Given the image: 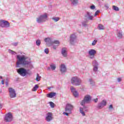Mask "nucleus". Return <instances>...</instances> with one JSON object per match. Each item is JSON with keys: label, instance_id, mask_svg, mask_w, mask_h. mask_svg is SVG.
Listing matches in <instances>:
<instances>
[{"label": "nucleus", "instance_id": "34", "mask_svg": "<svg viewBox=\"0 0 124 124\" xmlns=\"http://www.w3.org/2000/svg\"><path fill=\"white\" fill-rule=\"evenodd\" d=\"M96 43H97V40H94L93 43H92V45L93 46H94V45H95L96 44Z\"/></svg>", "mask_w": 124, "mask_h": 124}, {"label": "nucleus", "instance_id": "46", "mask_svg": "<svg viewBox=\"0 0 124 124\" xmlns=\"http://www.w3.org/2000/svg\"><path fill=\"white\" fill-rule=\"evenodd\" d=\"M50 69H51V67H48L47 68V70H50Z\"/></svg>", "mask_w": 124, "mask_h": 124}, {"label": "nucleus", "instance_id": "37", "mask_svg": "<svg viewBox=\"0 0 124 124\" xmlns=\"http://www.w3.org/2000/svg\"><path fill=\"white\" fill-rule=\"evenodd\" d=\"M45 53H46V54H49V49L48 48H46L45 49Z\"/></svg>", "mask_w": 124, "mask_h": 124}, {"label": "nucleus", "instance_id": "47", "mask_svg": "<svg viewBox=\"0 0 124 124\" xmlns=\"http://www.w3.org/2000/svg\"><path fill=\"white\" fill-rule=\"evenodd\" d=\"M1 83H2V85H4V80H2L1 81Z\"/></svg>", "mask_w": 124, "mask_h": 124}, {"label": "nucleus", "instance_id": "27", "mask_svg": "<svg viewBox=\"0 0 124 124\" xmlns=\"http://www.w3.org/2000/svg\"><path fill=\"white\" fill-rule=\"evenodd\" d=\"M50 67L51 69H52V70H55L56 69V65H55L54 64H50Z\"/></svg>", "mask_w": 124, "mask_h": 124}, {"label": "nucleus", "instance_id": "52", "mask_svg": "<svg viewBox=\"0 0 124 124\" xmlns=\"http://www.w3.org/2000/svg\"><path fill=\"white\" fill-rule=\"evenodd\" d=\"M1 79H2V77H1Z\"/></svg>", "mask_w": 124, "mask_h": 124}, {"label": "nucleus", "instance_id": "25", "mask_svg": "<svg viewBox=\"0 0 124 124\" xmlns=\"http://www.w3.org/2000/svg\"><path fill=\"white\" fill-rule=\"evenodd\" d=\"M60 19H61L60 17L56 16H54L52 18V19L53 20L54 22H58V21H60Z\"/></svg>", "mask_w": 124, "mask_h": 124}, {"label": "nucleus", "instance_id": "10", "mask_svg": "<svg viewBox=\"0 0 124 124\" xmlns=\"http://www.w3.org/2000/svg\"><path fill=\"white\" fill-rule=\"evenodd\" d=\"M76 37V35L75 34H72L71 35L70 37V43L71 44V45H74V44L76 43V41H77Z\"/></svg>", "mask_w": 124, "mask_h": 124}, {"label": "nucleus", "instance_id": "31", "mask_svg": "<svg viewBox=\"0 0 124 124\" xmlns=\"http://www.w3.org/2000/svg\"><path fill=\"white\" fill-rule=\"evenodd\" d=\"M93 71H94V72H96V71L98 70V67L97 66H93Z\"/></svg>", "mask_w": 124, "mask_h": 124}, {"label": "nucleus", "instance_id": "43", "mask_svg": "<svg viewBox=\"0 0 124 124\" xmlns=\"http://www.w3.org/2000/svg\"><path fill=\"white\" fill-rule=\"evenodd\" d=\"M109 109H113V105H109Z\"/></svg>", "mask_w": 124, "mask_h": 124}, {"label": "nucleus", "instance_id": "50", "mask_svg": "<svg viewBox=\"0 0 124 124\" xmlns=\"http://www.w3.org/2000/svg\"><path fill=\"white\" fill-rule=\"evenodd\" d=\"M105 6V7H107V8H108V7L107 5H106Z\"/></svg>", "mask_w": 124, "mask_h": 124}, {"label": "nucleus", "instance_id": "16", "mask_svg": "<svg viewBox=\"0 0 124 124\" xmlns=\"http://www.w3.org/2000/svg\"><path fill=\"white\" fill-rule=\"evenodd\" d=\"M61 53L63 57H64L65 58L67 57V51H66V48H62Z\"/></svg>", "mask_w": 124, "mask_h": 124}, {"label": "nucleus", "instance_id": "22", "mask_svg": "<svg viewBox=\"0 0 124 124\" xmlns=\"http://www.w3.org/2000/svg\"><path fill=\"white\" fill-rule=\"evenodd\" d=\"M117 36L118 38L122 39L123 38V33L121 31H118Z\"/></svg>", "mask_w": 124, "mask_h": 124}, {"label": "nucleus", "instance_id": "8", "mask_svg": "<svg viewBox=\"0 0 124 124\" xmlns=\"http://www.w3.org/2000/svg\"><path fill=\"white\" fill-rule=\"evenodd\" d=\"M9 96L11 98H14V97H16V94L15 90H14L12 88H9Z\"/></svg>", "mask_w": 124, "mask_h": 124}, {"label": "nucleus", "instance_id": "51", "mask_svg": "<svg viewBox=\"0 0 124 124\" xmlns=\"http://www.w3.org/2000/svg\"><path fill=\"white\" fill-rule=\"evenodd\" d=\"M47 89H48L49 90H50L51 89V87H48Z\"/></svg>", "mask_w": 124, "mask_h": 124}, {"label": "nucleus", "instance_id": "4", "mask_svg": "<svg viewBox=\"0 0 124 124\" xmlns=\"http://www.w3.org/2000/svg\"><path fill=\"white\" fill-rule=\"evenodd\" d=\"M74 107L73 105H72L70 104H67L66 105L65 108V111L66 112H63V115H66V116H68L69 114H71L72 113V110H73V108Z\"/></svg>", "mask_w": 124, "mask_h": 124}, {"label": "nucleus", "instance_id": "19", "mask_svg": "<svg viewBox=\"0 0 124 124\" xmlns=\"http://www.w3.org/2000/svg\"><path fill=\"white\" fill-rule=\"evenodd\" d=\"M70 1H71V3L72 5L76 6L78 4L79 0H70Z\"/></svg>", "mask_w": 124, "mask_h": 124}, {"label": "nucleus", "instance_id": "30", "mask_svg": "<svg viewBox=\"0 0 124 124\" xmlns=\"http://www.w3.org/2000/svg\"><path fill=\"white\" fill-rule=\"evenodd\" d=\"M36 44L37 46H40V44H41V41H40V40H37L36 41Z\"/></svg>", "mask_w": 124, "mask_h": 124}, {"label": "nucleus", "instance_id": "36", "mask_svg": "<svg viewBox=\"0 0 124 124\" xmlns=\"http://www.w3.org/2000/svg\"><path fill=\"white\" fill-rule=\"evenodd\" d=\"M85 103H86V101H85V100L83 99V100H82V101H81L80 104H81V105L83 106V105L85 104Z\"/></svg>", "mask_w": 124, "mask_h": 124}, {"label": "nucleus", "instance_id": "38", "mask_svg": "<svg viewBox=\"0 0 124 124\" xmlns=\"http://www.w3.org/2000/svg\"><path fill=\"white\" fill-rule=\"evenodd\" d=\"M58 46H59V45H53V49L54 50H56L57 49V48H58Z\"/></svg>", "mask_w": 124, "mask_h": 124}, {"label": "nucleus", "instance_id": "20", "mask_svg": "<svg viewBox=\"0 0 124 124\" xmlns=\"http://www.w3.org/2000/svg\"><path fill=\"white\" fill-rule=\"evenodd\" d=\"M56 93L51 92L48 94H47V97H49V98H52L54 96H56Z\"/></svg>", "mask_w": 124, "mask_h": 124}, {"label": "nucleus", "instance_id": "1", "mask_svg": "<svg viewBox=\"0 0 124 124\" xmlns=\"http://www.w3.org/2000/svg\"><path fill=\"white\" fill-rule=\"evenodd\" d=\"M17 61H16V67H21L20 65L22 64L24 65L26 68H30L32 69L33 68V66L31 64V61H28L27 59L28 58L24 55H17Z\"/></svg>", "mask_w": 124, "mask_h": 124}, {"label": "nucleus", "instance_id": "7", "mask_svg": "<svg viewBox=\"0 0 124 124\" xmlns=\"http://www.w3.org/2000/svg\"><path fill=\"white\" fill-rule=\"evenodd\" d=\"M10 24L7 21L4 20H0V27L1 28H9Z\"/></svg>", "mask_w": 124, "mask_h": 124}, {"label": "nucleus", "instance_id": "28", "mask_svg": "<svg viewBox=\"0 0 124 124\" xmlns=\"http://www.w3.org/2000/svg\"><path fill=\"white\" fill-rule=\"evenodd\" d=\"M93 66H96L98 65V63H97V62H96V61L95 60H94L93 61Z\"/></svg>", "mask_w": 124, "mask_h": 124}, {"label": "nucleus", "instance_id": "9", "mask_svg": "<svg viewBox=\"0 0 124 124\" xmlns=\"http://www.w3.org/2000/svg\"><path fill=\"white\" fill-rule=\"evenodd\" d=\"M13 119V117L12 116V114L11 113L9 112L6 114L4 117V121L6 122H11Z\"/></svg>", "mask_w": 124, "mask_h": 124}, {"label": "nucleus", "instance_id": "3", "mask_svg": "<svg viewBox=\"0 0 124 124\" xmlns=\"http://www.w3.org/2000/svg\"><path fill=\"white\" fill-rule=\"evenodd\" d=\"M71 83L74 86H80L82 83V80L77 77H74L71 79Z\"/></svg>", "mask_w": 124, "mask_h": 124}, {"label": "nucleus", "instance_id": "12", "mask_svg": "<svg viewBox=\"0 0 124 124\" xmlns=\"http://www.w3.org/2000/svg\"><path fill=\"white\" fill-rule=\"evenodd\" d=\"M88 54L90 56V59H93L95 54H96V51L94 49H90L88 52Z\"/></svg>", "mask_w": 124, "mask_h": 124}, {"label": "nucleus", "instance_id": "14", "mask_svg": "<svg viewBox=\"0 0 124 124\" xmlns=\"http://www.w3.org/2000/svg\"><path fill=\"white\" fill-rule=\"evenodd\" d=\"M52 116V113H47V114H46V122H51V121L53 120V117Z\"/></svg>", "mask_w": 124, "mask_h": 124}, {"label": "nucleus", "instance_id": "40", "mask_svg": "<svg viewBox=\"0 0 124 124\" xmlns=\"http://www.w3.org/2000/svg\"><path fill=\"white\" fill-rule=\"evenodd\" d=\"M100 11L99 10H97L95 13L94 15V16H97V15L99 13Z\"/></svg>", "mask_w": 124, "mask_h": 124}, {"label": "nucleus", "instance_id": "13", "mask_svg": "<svg viewBox=\"0 0 124 124\" xmlns=\"http://www.w3.org/2000/svg\"><path fill=\"white\" fill-rule=\"evenodd\" d=\"M70 90L73 93V94L75 97H78V96L79 95V93H78V92L76 91V89L73 86H71Z\"/></svg>", "mask_w": 124, "mask_h": 124}, {"label": "nucleus", "instance_id": "17", "mask_svg": "<svg viewBox=\"0 0 124 124\" xmlns=\"http://www.w3.org/2000/svg\"><path fill=\"white\" fill-rule=\"evenodd\" d=\"M60 71L62 73H63L64 72H66V67H65V65L63 64H62L60 66Z\"/></svg>", "mask_w": 124, "mask_h": 124}, {"label": "nucleus", "instance_id": "33", "mask_svg": "<svg viewBox=\"0 0 124 124\" xmlns=\"http://www.w3.org/2000/svg\"><path fill=\"white\" fill-rule=\"evenodd\" d=\"M49 104L51 107V108H54L55 107V104L53 103V102H50Z\"/></svg>", "mask_w": 124, "mask_h": 124}, {"label": "nucleus", "instance_id": "48", "mask_svg": "<svg viewBox=\"0 0 124 124\" xmlns=\"http://www.w3.org/2000/svg\"><path fill=\"white\" fill-rule=\"evenodd\" d=\"M0 108H2V105H1V104L0 103Z\"/></svg>", "mask_w": 124, "mask_h": 124}, {"label": "nucleus", "instance_id": "2", "mask_svg": "<svg viewBox=\"0 0 124 124\" xmlns=\"http://www.w3.org/2000/svg\"><path fill=\"white\" fill-rule=\"evenodd\" d=\"M17 72L21 76H22L23 77H25V76L27 75H30L31 74V73H29L28 71H29V70H27L24 68H20L19 69H17Z\"/></svg>", "mask_w": 124, "mask_h": 124}, {"label": "nucleus", "instance_id": "18", "mask_svg": "<svg viewBox=\"0 0 124 124\" xmlns=\"http://www.w3.org/2000/svg\"><path fill=\"white\" fill-rule=\"evenodd\" d=\"M84 99L85 101H86V103H89V102H90V101L91 100L92 97H91V96H90V95H86L84 97Z\"/></svg>", "mask_w": 124, "mask_h": 124}, {"label": "nucleus", "instance_id": "6", "mask_svg": "<svg viewBox=\"0 0 124 124\" xmlns=\"http://www.w3.org/2000/svg\"><path fill=\"white\" fill-rule=\"evenodd\" d=\"M47 17L48 16H47V15L46 14L40 16L37 18V23H44V22H46V20H47Z\"/></svg>", "mask_w": 124, "mask_h": 124}, {"label": "nucleus", "instance_id": "15", "mask_svg": "<svg viewBox=\"0 0 124 124\" xmlns=\"http://www.w3.org/2000/svg\"><path fill=\"white\" fill-rule=\"evenodd\" d=\"M79 111L80 113L82 115V116H85V112H85H88V109H87V107L84 106L83 108H79Z\"/></svg>", "mask_w": 124, "mask_h": 124}, {"label": "nucleus", "instance_id": "44", "mask_svg": "<svg viewBox=\"0 0 124 124\" xmlns=\"http://www.w3.org/2000/svg\"><path fill=\"white\" fill-rule=\"evenodd\" d=\"M13 45H14V46H17V45H18V43H15L13 44Z\"/></svg>", "mask_w": 124, "mask_h": 124}, {"label": "nucleus", "instance_id": "45", "mask_svg": "<svg viewBox=\"0 0 124 124\" xmlns=\"http://www.w3.org/2000/svg\"><path fill=\"white\" fill-rule=\"evenodd\" d=\"M122 81V78H118V82H121Z\"/></svg>", "mask_w": 124, "mask_h": 124}, {"label": "nucleus", "instance_id": "49", "mask_svg": "<svg viewBox=\"0 0 124 124\" xmlns=\"http://www.w3.org/2000/svg\"><path fill=\"white\" fill-rule=\"evenodd\" d=\"M6 86H8V82H6Z\"/></svg>", "mask_w": 124, "mask_h": 124}, {"label": "nucleus", "instance_id": "21", "mask_svg": "<svg viewBox=\"0 0 124 124\" xmlns=\"http://www.w3.org/2000/svg\"><path fill=\"white\" fill-rule=\"evenodd\" d=\"M87 17L89 20H93V16H92L91 13L88 12L87 13Z\"/></svg>", "mask_w": 124, "mask_h": 124}, {"label": "nucleus", "instance_id": "32", "mask_svg": "<svg viewBox=\"0 0 124 124\" xmlns=\"http://www.w3.org/2000/svg\"><path fill=\"white\" fill-rule=\"evenodd\" d=\"M89 82L91 85H94V81H93V79L92 78L89 79Z\"/></svg>", "mask_w": 124, "mask_h": 124}, {"label": "nucleus", "instance_id": "39", "mask_svg": "<svg viewBox=\"0 0 124 124\" xmlns=\"http://www.w3.org/2000/svg\"><path fill=\"white\" fill-rule=\"evenodd\" d=\"M90 8L91 9H92L93 10V9H95V6H94V5H92L90 6Z\"/></svg>", "mask_w": 124, "mask_h": 124}, {"label": "nucleus", "instance_id": "41", "mask_svg": "<svg viewBox=\"0 0 124 124\" xmlns=\"http://www.w3.org/2000/svg\"><path fill=\"white\" fill-rule=\"evenodd\" d=\"M93 101H94L95 102V103H96V102H97V101H98V98H96L95 99H94L93 100Z\"/></svg>", "mask_w": 124, "mask_h": 124}, {"label": "nucleus", "instance_id": "5", "mask_svg": "<svg viewBox=\"0 0 124 124\" xmlns=\"http://www.w3.org/2000/svg\"><path fill=\"white\" fill-rule=\"evenodd\" d=\"M45 41L46 42V44L48 47H50L53 44H57V45H60V41L58 40L52 41L50 38H46Z\"/></svg>", "mask_w": 124, "mask_h": 124}, {"label": "nucleus", "instance_id": "11", "mask_svg": "<svg viewBox=\"0 0 124 124\" xmlns=\"http://www.w3.org/2000/svg\"><path fill=\"white\" fill-rule=\"evenodd\" d=\"M107 105V101L105 100H102L101 103L98 104V108L99 109H102L104 107V106H106Z\"/></svg>", "mask_w": 124, "mask_h": 124}, {"label": "nucleus", "instance_id": "26", "mask_svg": "<svg viewBox=\"0 0 124 124\" xmlns=\"http://www.w3.org/2000/svg\"><path fill=\"white\" fill-rule=\"evenodd\" d=\"M112 9L115 10V11H119V10H120V9H119V7L115 5L112 6Z\"/></svg>", "mask_w": 124, "mask_h": 124}, {"label": "nucleus", "instance_id": "24", "mask_svg": "<svg viewBox=\"0 0 124 124\" xmlns=\"http://www.w3.org/2000/svg\"><path fill=\"white\" fill-rule=\"evenodd\" d=\"M38 88H39V86H38V85L36 84L33 87V88L32 89V92H36Z\"/></svg>", "mask_w": 124, "mask_h": 124}, {"label": "nucleus", "instance_id": "29", "mask_svg": "<svg viewBox=\"0 0 124 124\" xmlns=\"http://www.w3.org/2000/svg\"><path fill=\"white\" fill-rule=\"evenodd\" d=\"M40 79H41V77L39 76V74H37V77L36 78V81H37V82H39V81H40Z\"/></svg>", "mask_w": 124, "mask_h": 124}, {"label": "nucleus", "instance_id": "35", "mask_svg": "<svg viewBox=\"0 0 124 124\" xmlns=\"http://www.w3.org/2000/svg\"><path fill=\"white\" fill-rule=\"evenodd\" d=\"M9 52L11 53L12 55H16V53L15 52V51H14L12 50H9Z\"/></svg>", "mask_w": 124, "mask_h": 124}, {"label": "nucleus", "instance_id": "23", "mask_svg": "<svg viewBox=\"0 0 124 124\" xmlns=\"http://www.w3.org/2000/svg\"><path fill=\"white\" fill-rule=\"evenodd\" d=\"M98 29L99 30H105V27L102 24H99L98 25Z\"/></svg>", "mask_w": 124, "mask_h": 124}, {"label": "nucleus", "instance_id": "42", "mask_svg": "<svg viewBox=\"0 0 124 124\" xmlns=\"http://www.w3.org/2000/svg\"><path fill=\"white\" fill-rule=\"evenodd\" d=\"M86 23H87V22H86ZM86 23L85 22H82V25L84 27H87V24H86Z\"/></svg>", "mask_w": 124, "mask_h": 124}]
</instances>
